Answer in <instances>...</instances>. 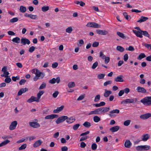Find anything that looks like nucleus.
Masks as SVG:
<instances>
[{"instance_id": "1", "label": "nucleus", "mask_w": 151, "mask_h": 151, "mask_svg": "<svg viewBox=\"0 0 151 151\" xmlns=\"http://www.w3.org/2000/svg\"><path fill=\"white\" fill-rule=\"evenodd\" d=\"M144 105L147 106L151 105V96H147L140 100Z\"/></svg>"}, {"instance_id": "2", "label": "nucleus", "mask_w": 151, "mask_h": 151, "mask_svg": "<svg viewBox=\"0 0 151 151\" xmlns=\"http://www.w3.org/2000/svg\"><path fill=\"white\" fill-rule=\"evenodd\" d=\"M137 101V99L136 98L130 99H126L122 101L121 102V104H127L130 103H135Z\"/></svg>"}, {"instance_id": "3", "label": "nucleus", "mask_w": 151, "mask_h": 151, "mask_svg": "<svg viewBox=\"0 0 151 151\" xmlns=\"http://www.w3.org/2000/svg\"><path fill=\"white\" fill-rule=\"evenodd\" d=\"M86 26L88 27L95 28H100L101 27L100 25L93 22H90L88 23L86 25Z\"/></svg>"}, {"instance_id": "4", "label": "nucleus", "mask_w": 151, "mask_h": 151, "mask_svg": "<svg viewBox=\"0 0 151 151\" xmlns=\"http://www.w3.org/2000/svg\"><path fill=\"white\" fill-rule=\"evenodd\" d=\"M68 116H62L59 117L58 118L56 121V122L57 124H59L61 122L64 121L67 119Z\"/></svg>"}, {"instance_id": "5", "label": "nucleus", "mask_w": 151, "mask_h": 151, "mask_svg": "<svg viewBox=\"0 0 151 151\" xmlns=\"http://www.w3.org/2000/svg\"><path fill=\"white\" fill-rule=\"evenodd\" d=\"M17 124V122L14 121L12 122L11 124L9 129L10 130H13L16 128Z\"/></svg>"}, {"instance_id": "6", "label": "nucleus", "mask_w": 151, "mask_h": 151, "mask_svg": "<svg viewBox=\"0 0 151 151\" xmlns=\"http://www.w3.org/2000/svg\"><path fill=\"white\" fill-rule=\"evenodd\" d=\"M151 117V113H147L140 116V118L143 120L147 119Z\"/></svg>"}, {"instance_id": "7", "label": "nucleus", "mask_w": 151, "mask_h": 151, "mask_svg": "<svg viewBox=\"0 0 151 151\" xmlns=\"http://www.w3.org/2000/svg\"><path fill=\"white\" fill-rule=\"evenodd\" d=\"M60 78L58 77L56 79L53 78L52 79L49 81V83L51 84H54L56 82L57 83H59L60 82Z\"/></svg>"}, {"instance_id": "8", "label": "nucleus", "mask_w": 151, "mask_h": 151, "mask_svg": "<svg viewBox=\"0 0 151 151\" xmlns=\"http://www.w3.org/2000/svg\"><path fill=\"white\" fill-rule=\"evenodd\" d=\"M29 125L30 127L34 128H37L40 127V124L37 122H29Z\"/></svg>"}, {"instance_id": "9", "label": "nucleus", "mask_w": 151, "mask_h": 151, "mask_svg": "<svg viewBox=\"0 0 151 151\" xmlns=\"http://www.w3.org/2000/svg\"><path fill=\"white\" fill-rule=\"evenodd\" d=\"M142 30L138 31L136 30H133V32L136 35V36L142 38L143 36L142 35Z\"/></svg>"}, {"instance_id": "10", "label": "nucleus", "mask_w": 151, "mask_h": 151, "mask_svg": "<svg viewBox=\"0 0 151 151\" xmlns=\"http://www.w3.org/2000/svg\"><path fill=\"white\" fill-rule=\"evenodd\" d=\"M21 43L24 45H25L26 44L29 45L30 42L29 40L26 38H22L21 39Z\"/></svg>"}, {"instance_id": "11", "label": "nucleus", "mask_w": 151, "mask_h": 151, "mask_svg": "<svg viewBox=\"0 0 151 151\" xmlns=\"http://www.w3.org/2000/svg\"><path fill=\"white\" fill-rule=\"evenodd\" d=\"M96 31L97 33L101 35H106L108 33V32L105 30L96 29Z\"/></svg>"}, {"instance_id": "12", "label": "nucleus", "mask_w": 151, "mask_h": 151, "mask_svg": "<svg viewBox=\"0 0 151 151\" xmlns=\"http://www.w3.org/2000/svg\"><path fill=\"white\" fill-rule=\"evenodd\" d=\"M101 114L99 108L95 110L91 111L89 114L88 115L92 114Z\"/></svg>"}, {"instance_id": "13", "label": "nucleus", "mask_w": 151, "mask_h": 151, "mask_svg": "<svg viewBox=\"0 0 151 151\" xmlns=\"http://www.w3.org/2000/svg\"><path fill=\"white\" fill-rule=\"evenodd\" d=\"M136 90L139 93H146L147 92L146 90L144 88L140 86L137 87L136 88Z\"/></svg>"}, {"instance_id": "14", "label": "nucleus", "mask_w": 151, "mask_h": 151, "mask_svg": "<svg viewBox=\"0 0 151 151\" xmlns=\"http://www.w3.org/2000/svg\"><path fill=\"white\" fill-rule=\"evenodd\" d=\"M58 115L55 114H52L46 116L45 117V119H53L55 118H58Z\"/></svg>"}, {"instance_id": "15", "label": "nucleus", "mask_w": 151, "mask_h": 151, "mask_svg": "<svg viewBox=\"0 0 151 151\" xmlns=\"http://www.w3.org/2000/svg\"><path fill=\"white\" fill-rule=\"evenodd\" d=\"M64 107V106L63 105L61 106L60 107H58L57 109H54L53 111V113H59L63 110Z\"/></svg>"}, {"instance_id": "16", "label": "nucleus", "mask_w": 151, "mask_h": 151, "mask_svg": "<svg viewBox=\"0 0 151 151\" xmlns=\"http://www.w3.org/2000/svg\"><path fill=\"white\" fill-rule=\"evenodd\" d=\"M66 122L69 123L70 124L76 120V118L75 116H71L70 118H68H68L66 119Z\"/></svg>"}, {"instance_id": "17", "label": "nucleus", "mask_w": 151, "mask_h": 151, "mask_svg": "<svg viewBox=\"0 0 151 151\" xmlns=\"http://www.w3.org/2000/svg\"><path fill=\"white\" fill-rule=\"evenodd\" d=\"M28 89L27 88H21L19 91L18 93V95L19 96L21 95L22 93L25 92L27 91Z\"/></svg>"}, {"instance_id": "18", "label": "nucleus", "mask_w": 151, "mask_h": 151, "mask_svg": "<svg viewBox=\"0 0 151 151\" xmlns=\"http://www.w3.org/2000/svg\"><path fill=\"white\" fill-rule=\"evenodd\" d=\"M36 101L37 102H39L37 101V97L34 96H32L29 99L27 100V102L29 103H31L33 101Z\"/></svg>"}, {"instance_id": "19", "label": "nucleus", "mask_w": 151, "mask_h": 151, "mask_svg": "<svg viewBox=\"0 0 151 151\" xmlns=\"http://www.w3.org/2000/svg\"><path fill=\"white\" fill-rule=\"evenodd\" d=\"M101 114L106 112L110 110L109 107H102L99 108Z\"/></svg>"}, {"instance_id": "20", "label": "nucleus", "mask_w": 151, "mask_h": 151, "mask_svg": "<svg viewBox=\"0 0 151 151\" xmlns=\"http://www.w3.org/2000/svg\"><path fill=\"white\" fill-rule=\"evenodd\" d=\"M42 141L41 139L36 141L33 144V146L34 147H37L40 146L42 143Z\"/></svg>"}, {"instance_id": "21", "label": "nucleus", "mask_w": 151, "mask_h": 151, "mask_svg": "<svg viewBox=\"0 0 151 151\" xmlns=\"http://www.w3.org/2000/svg\"><path fill=\"white\" fill-rule=\"evenodd\" d=\"M119 127L118 126H116L111 127L109 130L112 132H114L117 131L119 129Z\"/></svg>"}, {"instance_id": "22", "label": "nucleus", "mask_w": 151, "mask_h": 151, "mask_svg": "<svg viewBox=\"0 0 151 151\" xmlns=\"http://www.w3.org/2000/svg\"><path fill=\"white\" fill-rule=\"evenodd\" d=\"M35 75L39 78H40V79L43 78L45 76L44 73L40 72L39 70L38 72H36Z\"/></svg>"}, {"instance_id": "23", "label": "nucleus", "mask_w": 151, "mask_h": 151, "mask_svg": "<svg viewBox=\"0 0 151 151\" xmlns=\"http://www.w3.org/2000/svg\"><path fill=\"white\" fill-rule=\"evenodd\" d=\"M122 77L123 76L122 75H120L115 78L114 81L116 82H123L124 81V80Z\"/></svg>"}, {"instance_id": "24", "label": "nucleus", "mask_w": 151, "mask_h": 151, "mask_svg": "<svg viewBox=\"0 0 151 151\" xmlns=\"http://www.w3.org/2000/svg\"><path fill=\"white\" fill-rule=\"evenodd\" d=\"M132 144L129 140L127 139L126 140L124 146L125 147L128 148H129L132 146Z\"/></svg>"}, {"instance_id": "25", "label": "nucleus", "mask_w": 151, "mask_h": 151, "mask_svg": "<svg viewBox=\"0 0 151 151\" xmlns=\"http://www.w3.org/2000/svg\"><path fill=\"white\" fill-rule=\"evenodd\" d=\"M148 18L147 17H144L143 16L140 17L139 19L137 21L138 22L141 23L142 22H145L148 19Z\"/></svg>"}, {"instance_id": "26", "label": "nucleus", "mask_w": 151, "mask_h": 151, "mask_svg": "<svg viewBox=\"0 0 151 151\" xmlns=\"http://www.w3.org/2000/svg\"><path fill=\"white\" fill-rule=\"evenodd\" d=\"M150 136L148 134H144L142 135V140L146 141H147L149 138Z\"/></svg>"}, {"instance_id": "27", "label": "nucleus", "mask_w": 151, "mask_h": 151, "mask_svg": "<svg viewBox=\"0 0 151 151\" xmlns=\"http://www.w3.org/2000/svg\"><path fill=\"white\" fill-rule=\"evenodd\" d=\"M44 93V92L43 91H39V92L37 94V101L39 102L40 99V98L41 96Z\"/></svg>"}, {"instance_id": "28", "label": "nucleus", "mask_w": 151, "mask_h": 151, "mask_svg": "<svg viewBox=\"0 0 151 151\" xmlns=\"http://www.w3.org/2000/svg\"><path fill=\"white\" fill-rule=\"evenodd\" d=\"M112 91H108L106 90H105V92L104 94V96L105 97H108L109 95L112 93Z\"/></svg>"}, {"instance_id": "29", "label": "nucleus", "mask_w": 151, "mask_h": 151, "mask_svg": "<svg viewBox=\"0 0 151 151\" xmlns=\"http://www.w3.org/2000/svg\"><path fill=\"white\" fill-rule=\"evenodd\" d=\"M12 41L15 43H19L20 42V39L19 37H16L12 39Z\"/></svg>"}, {"instance_id": "30", "label": "nucleus", "mask_w": 151, "mask_h": 151, "mask_svg": "<svg viewBox=\"0 0 151 151\" xmlns=\"http://www.w3.org/2000/svg\"><path fill=\"white\" fill-rule=\"evenodd\" d=\"M117 34L122 39H126L127 38V37L124 36L123 33L119 32H117Z\"/></svg>"}, {"instance_id": "31", "label": "nucleus", "mask_w": 151, "mask_h": 151, "mask_svg": "<svg viewBox=\"0 0 151 151\" xmlns=\"http://www.w3.org/2000/svg\"><path fill=\"white\" fill-rule=\"evenodd\" d=\"M10 142L9 140L8 139H6L3 142H2L1 143H0V147H2L4 146L8 143H9Z\"/></svg>"}, {"instance_id": "32", "label": "nucleus", "mask_w": 151, "mask_h": 151, "mask_svg": "<svg viewBox=\"0 0 151 151\" xmlns=\"http://www.w3.org/2000/svg\"><path fill=\"white\" fill-rule=\"evenodd\" d=\"M123 15L124 18L128 20H129L131 19L130 16L128 15L126 12H124L123 13Z\"/></svg>"}, {"instance_id": "33", "label": "nucleus", "mask_w": 151, "mask_h": 151, "mask_svg": "<svg viewBox=\"0 0 151 151\" xmlns=\"http://www.w3.org/2000/svg\"><path fill=\"white\" fill-rule=\"evenodd\" d=\"M142 35H143L144 36L147 37L150 39H151V38L150 36V35L148 33V32L146 31H142Z\"/></svg>"}, {"instance_id": "34", "label": "nucleus", "mask_w": 151, "mask_h": 151, "mask_svg": "<svg viewBox=\"0 0 151 151\" xmlns=\"http://www.w3.org/2000/svg\"><path fill=\"white\" fill-rule=\"evenodd\" d=\"M146 55L144 53H141L137 57V59L139 60H141L142 59L146 57Z\"/></svg>"}, {"instance_id": "35", "label": "nucleus", "mask_w": 151, "mask_h": 151, "mask_svg": "<svg viewBox=\"0 0 151 151\" xmlns=\"http://www.w3.org/2000/svg\"><path fill=\"white\" fill-rule=\"evenodd\" d=\"M68 86L70 88H72L75 86V82H70L68 84Z\"/></svg>"}, {"instance_id": "36", "label": "nucleus", "mask_w": 151, "mask_h": 151, "mask_svg": "<svg viewBox=\"0 0 151 151\" xmlns=\"http://www.w3.org/2000/svg\"><path fill=\"white\" fill-rule=\"evenodd\" d=\"M93 120L95 122H98L101 120L100 118L98 116H96L93 118Z\"/></svg>"}, {"instance_id": "37", "label": "nucleus", "mask_w": 151, "mask_h": 151, "mask_svg": "<svg viewBox=\"0 0 151 151\" xmlns=\"http://www.w3.org/2000/svg\"><path fill=\"white\" fill-rule=\"evenodd\" d=\"M83 125L86 127L89 128L91 126V124L90 122H85L83 124Z\"/></svg>"}, {"instance_id": "38", "label": "nucleus", "mask_w": 151, "mask_h": 151, "mask_svg": "<svg viewBox=\"0 0 151 151\" xmlns=\"http://www.w3.org/2000/svg\"><path fill=\"white\" fill-rule=\"evenodd\" d=\"M116 49L117 50L121 52H124V47L120 46H117L116 47Z\"/></svg>"}, {"instance_id": "39", "label": "nucleus", "mask_w": 151, "mask_h": 151, "mask_svg": "<svg viewBox=\"0 0 151 151\" xmlns=\"http://www.w3.org/2000/svg\"><path fill=\"white\" fill-rule=\"evenodd\" d=\"M20 11L22 13H24L26 11V8L25 7L22 6H20Z\"/></svg>"}, {"instance_id": "40", "label": "nucleus", "mask_w": 151, "mask_h": 151, "mask_svg": "<svg viewBox=\"0 0 151 151\" xmlns=\"http://www.w3.org/2000/svg\"><path fill=\"white\" fill-rule=\"evenodd\" d=\"M119 110L118 109H116L110 111L109 112V113L111 114H118L119 113Z\"/></svg>"}, {"instance_id": "41", "label": "nucleus", "mask_w": 151, "mask_h": 151, "mask_svg": "<svg viewBox=\"0 0 151 151\" xmlns=\"http://www.w3.org/2000/svg\"><path fill=\"white\" fill-rule=\"evenodd\" d=\"M28 137H25L23 138H22L21 139L19 140L17 142V143H19L21 142H24L26 141L28 139Z\"/></svg>"}, {"instance_id": "42", "label": "nucleus", "mask_w": 151, "mask_h": 151, "mask_svg": "<svg viewBox=\"0 0 151 151\" xmlns=\"http://www.w3.org/2000/svg\"><path fill=\"white\" fill-rule=\"evenodd\" d=\"M49 9V6H43L42 8V10L43 12H45L48 10Z\"/></svg>"}, {"instance_id": "43", "label": "nucleus", "mask_w": 151, "mask_h": 151, "mask_svg": "<svg viewBox=\"0 0 151 151\" xmlns=\"http://www.w3.org/2000/svg\"><path fill=\"white\" fill-rule=\"evenodd\" d=\"M80 124H76L73 127V129L74 130H77L80 126Z\"/></svg>"}, {"instance_id": "44", "label": "nucleus", "mask_w": 151, "mask_h": 151, "mask_svg": "<svg viewBox=\"0 0 151 151\" xmlns=\"http://www.w3.org/2000/svg\"><path fill=\"white\" fill-rule=\"evenodd\" d=\"M142 147L143 148V150H149L150 147V146L147 145H142Z\"/></svg>"}, {"instance_id": "45", "label": "nucleus", "mask_w": 151, "mask_h": 151, "mask_svg": "<svg viewBox=\"0 0 151 151\" xmlns=\"http://www.w3.org/2000/svg\"><path fill=\"white\" fill-rule=\"evenodd\" d=\"M18 20L17 17H14L12 18L10 20V22L12 23H14L17 22Z\"/></svg>"}, {"instance_id": "46", "label": "nucleus", "mask_w": 151, "mask_h": 151, "mask_svg": "<svg viewBox=\"0 0 151 151\" xmlns=\"http://www.w3.org/2000/svg\"><path fill=\"white\" fill-rule=\"evenodd\" d=\"M142 45L145 46L146 48L151 49V44H147L146 43H143Z\"/></svg>"}, {"instance_id": "47", "label": "nucleus", "mask_w": 151, "mask_h": 151, "mask_svg": "<svg viewBox=\"0 0 151 151\" xmlns=\"http://www.w3.org/2000/svg\"><path fill=\"white\" fill-rule=\"evenodd\" d=\"M73 31V29L71 27H70L68 28H67L66 29V32L70 33H71L72 31Z\"/></svg>"}, {"instance_id": "48", "label": "nucleus", "mask_w": 151, "mask_h": 151, "mask_svg": "<svg viewBox=\"0 0 151 151\" xmlns=\"http://www.w3.org/2000/svg\"><path fill=\"white\" fill-rule=\"evenodd\" d=\"M99 57L101 58L102 59H104L106 58V56L104 54L102 51H100L99 53Z\"/></svg>"}, {"instance_id": "49", "label": "nucleus", "mask_w": 151, "mask_h": 151, "mask_svg": "<svg viewBox=\"0 0 151 151\" xmlns=\"http://www.w3.org/2000/svg\"><path fill=\"white\" fill-rule=\"evenodd\" d=\"M97 147V145L96 143H93L91 145V149L93 150H95L96 149Z\"/></svg>"}, {"instance_id": "50", "label": "nucleus", "mask_w": 151, "mask_h": 151, "mask_svg": "<svg viewBox=\"0 0 151 151\" xmlns=\"http://www.w3.org/2000/svg\"><path fill=\"white\" fill-rule=\"evenodd\" d=\"M131 122V121L129 120H128L125 121L124 122V125L125 126H129Z\"/></svg>"}, {"instance_id": "51", "label": "nucleus", "mask_w": 151, "mask_h": 151, "mask_svg": "<svg viewBox=\"0 0 151 151\" xmlns=\"http://www.w3.org/2000/svg\"><path fill=\"white\" fill-rule=\"evenodd\" d=\"M100 96L99 94L97 95L95 97L94 101L95 102H98L100 99Z\"/></svg>"}, {"instance_id": "52", "label": "nucleus", "mask_w": 151, "mask_h": 151, "mask_svg": "<svg viewBox=\"0 0 151 151\" xmlns=\"http://www.w3.org/2000/svg\"><path fill=\"white\" fill-rule=\"evenodd\" d=\"M46 84L45 83H43L39 87V89H42L45 88L46 87Z\"/></svg>"}, {"instance_id": "53", "label": "nucleus", "mask_w": 151, "mask_h": 151, "mask_svg": "<svg viewBox=\"0 0 151 151\" xmlns=\"http://www.w3.org/2000/svg\"><path fill=\"white\" fill-rule=\"evenodd\" d=\"M105 76L104 74H100L98 75L97 77L99 79H102L104 78Z\"/></svg>"}, {"instance_id": "54", "label": "nucleus", "mask_w": 151, "mask_h": 151, "mask_svg": "<svg viewBox=\"0 0 151 151\" xmlns=\"http://www.w3.org/2000/svg\"><path fill=\"white\" fill-rule=\"evenodd\" d=\"M27 147V145L26 144H23L19 147V150H22L25 149Z\"/></svg>"}, {"instance_id": "55", "label": "nucleus", "mask_w": 151, "mask_h": 151, "mask_svg": "<svg viewBox=\"0 0 151 151\" xmlns=\"http://www.w3.org/2000/svg\"><path fill=\"white\" fill-rule=\"evenodd\" d=\"M112 83V81H106L104 83V86H106L107 85L111 84Z\"/></svg>"}, {"instance_id": "56", "label": "nucleus", "mask_w": 151, "mask_h": 151, "mask_svg": "<svg viewBox=\"0 0 151 151\" xmlns=\"http://www.w3.org/2000/svg\"><path fill=\"white\" fill-rule=\"evenodd\" d=\"M12 79L13 81H16L17 80H19L20 79V77L19 76H17L16 77L12 76Z\"/></svg>"}, {"instance_id": "57", "label": "nucleus", "mask_w": 151, "mask_h": 151, "mask_svg": "<svg viewBox=\"0 0 151 151\" xmlns=\"http://www.w3.org/2000/svg\"><path fill=\"white\" fill-rule=\"evenodd\" d=\"M98 62L97 61L95 62L93 65L92 66V68L93 69H95L98 66Z\"/></svg>"}, {"instance_id": "58", "label": "nucleus", "mask_w": 151, "mask_h": 151, "mask_svg": "<svg viewBox=\"0 0 151 151\" xmlns=\"http://www.w3.org/2000/svg\"><path fill=\"white\" fill-rule=\"evenodd\" d=\"M35 47L32 46L29 48V52L30 53H32L35 50Z\"/></svg>"}, {"instance_id": "59", "label": "nucleus", "mask_w": 151, "mask_h": 151, "mask_svg": "<svg viewBox=\"0 0 151 151\" xmlns=\"http://www.w3.org/2000/svg\"><path fill=\"white\" fill-rule=\"evenodd\" d=\"M126 50H127L131 51H133L134 50V47L132 46H129L128 48L127 47L126 48Z\"/></svg>"}, {"instance_id": "60", "label": "nucleus", "mask_w": 151, "mask_h": 151, "mask_svg": "<svg viewBox=\"0 0 151 151\" xmlns=\"http://www.w3.org/2000/svg\"><path fill=\"white\" fill-rule=\"evenodd\" d=\"M104 59L105 64H107L110 61V58L109 57H106V58H105Z\"/></svg>"}, {"instance_id": "61", "label": "nucleus", "mask_w": 151, "mask_h": 151, "mask_svg": "<svg viewBox=\"0 0 151 151\" xmlns=\"http://www.w3.org/2000/svg\"><path fill=\"white\" fill-rule=\"evenodd\" d=\"M84 42L83 40H81L79 41V43L78 44L79 46H81L84 44Z\"/></svg>"}, {"instance_id": "62", "label": "nucleus", "mask_w": 151, "mask_h": 151, "mask_svg": "<svg viewBox=\"0 0 151 151\" xmlns=\"http://www.w3.org/2000/svg\"><path fill=\"white\" fill-rule=\"evenodd\" d=\"M4 81L6 83H9L11 81V79L10 78L6 77Z\"/></svg>"}, {"instance_id": "63", "label": "nucleus", "mask_w": 151, "mask_h": 151, "mask_svg": "<svg viewBox=\"0 0 151 151\" xmlns=\"http://www.w3.org/2000/svg\"><path fill=\"white\" fill-rule=\"evenodd\" d=\"M58 94L59 92L58 91H55V92L52 94L53 97L54 98L57 97Z\"/></svg>"}, {"instance_id": "64", "label": "nucleus", "mask_w": 151, "mask_h": 151, "mask_svg": "<svg viewBox=\"0 0 151 151\" xmlns=\"http://www.w3.org/2000/svg\"><path fill=\"white\" fill-rule=\"evenodd\" d=\"M26 81L24 79H21L19 82V84L20 85H22L24 84L26 82Z\"/></svg>"}]
</instances>
